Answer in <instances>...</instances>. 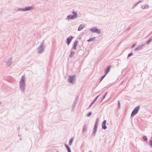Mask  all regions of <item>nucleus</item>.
Masks as SVG:
<instances>
[{
  "label": "nucleus",
  "instance_id": "e433bc0d",
  "mask_svg": "<svg viewBox=\"0 0 152 152\" xmlns=\"http://www.w3.org/2000/svg\"><path fill=\"white\" fill-rule=\"evenodd\" d=\"M92 104H91V103L90 104L88 109V108H89L92 105Z\"/></svg>",
  "mask_w": 152,
  "mask_h": 152
},
{
  "label": "nucleus",
  "instance_id": "412c9836",
  "mask_svg": "<svg viewBox=\"0 0 152 152\" xmlns=\"http://www.w3.org/2000/svg\"><path fill=\"white\" fill-rule=\"evenodd\" d=\"M73 138H71L69 140V144L70 145H71L73 140Z\"/></svg>",
  "mask_w": 152,
  "mask_h": 152
},
{
  "label": "nucleus",
  "instance_id": "c03bdc74",
  "mask_svg": "<svg viewBox=\"0 0 152 152\" xmlns=\"http://www.w3.org/2000/svg\"><path fill=\"white\" fill-rule=\"evenodd\" d=\"M89 152H91V151H89Z\"/></svg>",
  "mask_w": 152,
  "mask_h": 152
},
{
  "label": "nucleus",
  "instance_id": "a19ab883",
  "mask_svg": "<svg viewBox=\"0 0 152 152\" xmlns=\"http://www.w3.org/2000/svg\"><path fill=\"white\" fill-rule=\"evenodd\" d=\"M66 148L67 149H68V148H69V146H66Z\"/></svg>",
  "mask_w": 152,
  "mask_h": 152
},
{
  "label": "nucleus",
  "instance_id": "f257e3e1",
  "mask_svg": "<svg viewBox=\"0 0 152 152\" xmlns=\"http://www.w3.org/2000/svg\"><path fill=\"white\" fill-rule=\"evenodd\" d=\"M19 88L21 92L24 93L25 91L26 84L25 82V76L23 75L21 77L19 82Z\"/></svg>",
  "mask_w": 152,
  "mask_h": 152
},
{
  "label": "nucleus",
  "instance_id": "2eb2a0df",
  "mask_svg": "<svg viewBox=\"0 0 152 152\" xmlns=\"http://www.w3.org/2000/svg\"><path fill=\"white\" fill-rule=\"evenodd\" d=\"M87 127V125L84 124L83 129L82 132H85V130L86 129Z\"/></svg>",
  "mask_w": 152,
  "mask_h": 152
},
{
  "label": "nucleus",
  "instance_id": "58836bf2",
  "mask_svg": "<svg viewBox=\"0 0 152 152\" xmlns=\"http://www.w3.org/2000/svg\"><path fill=\"white\" fill-rule=\"evenodd\" d=\"M135 44H133V45L132 46V48H134V47L135 46Z\"/></svg>",
  "mask_w": 152,
  "mask_h": 152
},
{
  "label": "nucleus",
  "instance_id": "5701e85b",
  "mask_svg": "<svg viewBox=\"0 0 152 152\" xmlns=\"http://www.w3.org/2000/svg\"><path fill=\"white\" fill-rule=\"evenodd\" d=\"M106 75H103L100 78V82L102 81V80L104 79V78L105 77Z\"/></svg>",
  "mask_w": 152,
  "mask_h": 152
},
{
  "label": "nucleus",
  "instance_id": "bb28decb",
  "mask_svg": "<svg viewBox=\"0 0 152 152\" xmlns=\"http://www.w3.org/2000/svg\"><path fill=\"white\" fill-rule=\"evenodd\" d=\"M98 124V119H97L96 120V121L95 122L94 126H97Z\"/></svg>",
  "mask_w": 152,
  "mask_h": 152
},
{
  "label": "nucleus",
  "instance_id": "cd10ccee",
  "mask_svg": "<svg viewBox=\"0 0 152 152\" xmlns=\"http://www.w3.org/2000/svg\"><path fill=\"white\" fill-rule=\"evenodd\" d=\"M118 108L119 109V108L120 107V102L119 100L118 101Z\"/></svg>",
  "mask_w": 152,
  "mask_h": 152
},
{
  "label": "nucleus",
  "instance_id": "0eeeda50",
  "mask_svg": "<svg viewBox=\"0 0 152 152\" xmlns=\"http://www.w3.org/2000/svg\"><path fill=\"white\" fill-rule=\"evenodd\" d=\"M73 38V37L72 36H70L69 37H68L66 39V43L67 45H69L70 44V42H71L72 39Z\"/></svg>",
  "mask_w": 152,
  "mask_h": 152
},
{
  "label": "nucleus",
  "instance_id": "c85d7f7f",
  "mask_svg": "<svg viewBox=\"0 0 152 152\" xmlns=\"http://www.w3.org/2000/svg\"><path fill=\"white\" fill-rule=\"evenodd\" d=\"M149 144L151 147L152 148V140H150Z\"/></svg>",
  "mask_w": 152,
  "mask_h": 152
},
{
  "label": "nucleus",
  "instance_id": "473e14b6",
  "mask_svg": "<svg viewBox=\"0 0 152 152\" xmlns=\"http://www.w3.org/2000/svg\"><path fill=\"white\" fill-rule=\"evenodd\" d=\"M138 4H137V3H136L135 4H134L133 6V7H132V8H134V7H136Z\"/></svg>",
  "mask_w": 152,
  "mask_h": 152
},
{
  "label": "nucleus",
  "instance_id": "423d86ee",
  "mask_svg": "<svg viewBox=\"0 0 152 152\" xmlns=\"http://www.w3.org/2000/svg\"><path fill=\"white\" fill-rule=\"evenodd\" d=\"M12 58L8 59L6 62L7 65L8 66H10L12 64Z\"/></svg>",
  "mask_w": 152,
  "mask_h": 152
},
{
  "label": "nucleus",
  "instance_id": "4c0bfd02",
  "mask_svg": "<svg viewBox=\"0 0 152 152\" xmlns=\"http://www.w3.org/2000/svg\"><path fill=\"white\" fill-rule=\"evenodd\" d=\"M142 2V1H139L137 2V4H140V3H141Z\"/></svg>",
  "mask_w": 152,
  "mask_h": 152
},
{
  "label": "nucleus",
  "instance_id": "393cba45",
  "mask_svg": "<svg viewBox=\"0 0 152 152\" xmlns=\"http://www.w3.org/2000/svg\"><path fill=\"white\" fill-rule=\"evenodd\" d=\"M18 11H25V8H19L18 9Z\"/></svg>",
  "mask_w": 152,
  "mask_h": 152
},
{
  "label": "nucleus",
  "instance_id": "ddd939ff",
  "mask_svg": "<svg viewBox=\"0 0 152 152\" xmlns=\"http://www.w3.org/2000/svg\"><path fill=\"white\" fill-rule=\"evenodd\" d=\"M84 27V25H83L82 24L80 25L78 28V30L80 31Z\"/></svg>",
  "mask_w": 152,
  "mask_h": 152
},
{
  "label": "nucleus",
  "instance_id": "f8f14e48",
  "mask_svg": "<svg viewBox=\"0 0 152 152\" xmlns=\"http://www.w3.org/2000/svg\"><path fill=\"white\" fill-rule=\"evenodd\" d=\"M111 68V66H109L107 67L106 69L105 70V74H107L109 71L110 69Z\"/></svg>",
  "mask_w": 152,
  "mask_h": 152
},
{
  "label": "nucleus",
  "instance_id": "dca6fc26",
  "mask_svg": "<svg viewBox=\"0 0 152 152\" xmlns=\"http://www.w3.org/2000/svg\"><path fill=\"white\" fill-rule=\"evenodd\" d=\"M99 95L97 96L91 102V103L93 104L96 102V101L97 100L98 98L99 97Z\"/></svg>",
  "mask_w": 152,
  "mask_h": 152
},
{
  "label": "nucleus",
  "instance_id": "c9c22d12",
  "mask_svg": "<svg viewBox=\"0 0 152 152\" xmlns=\"http://www.w3.org/2000/svg\"><path fill=\"white\" fill-rule=\"evenodd\" d=\"M68 152H71L70 148H68L67 149Z\"/></svg>",
  "mask_w": 152,
  "mask_h": 152
},
{
  "label": "nucleus",
  "instance_id": "f03ea898",
  "mask_svg": "<svg viewBox=\"0 0 152 152\" xmlns=\"http://www.w3.org/2000/svg\"><path fill=\"white\" fill-rule=\"evenodd\" d=\"M45 46L44 45V40H43L41 43L40 46L37 48V51L39 54H41L43 52L44 50Z\"/></svg>",
  "mask_w": 152,
  "mask_h": 152
},
{
  "label": "nucleus",
  "instance_id": "aec40b11",
  "mask_svg": "<svg viewBox=\"0 0 152 152\" xmlns=\"http://www.w3.org/2000/svg\"><path fill=\"white\" fill-rule=\"evenodd\" d=\"M95 37H92L91 38H90L89 39H88L87 41L88 42H90L91 41H93L95 40Z\"/></svg>",
  "mask_w": 152,
  "mask_h": 152
},
{
  "label": "nucleus",
  "instance_id": "4be33fe9",
  "mask_svg": "<svg viewBox=\"0 0 152 152\" xmlns=\"http://www.w3.org/2000/svg\"><path fill=\"white\" fill-rule=\"evenodd\" d=\"M152 40V38L146 41V44H149Z\"/></svg>",
  "mask_w": 152,
  "mask_h": 152
},
{
  "label": "nucleus",
  "instance_id": "72a5a7b5",
  "mask_svg": "<svg viewBox=\"0 0 152 152\" xmlns=\"http://www.w3.org/2000/svg\"><path fill=\"white\" fill-rule=\"evenodd\" d=\"M96 130H93L92 134L94 135L96 133Z\"/></svg>",
  "mask_w": 152,
  "mask_h": 152
},
{
  "label": "nucleus",
  "instance_id": "4468645a",
  "mask_svg": "<svg viewBox=\"0 0 152 152\" xmlns=\"http://www.w3.org/2000/svg\"><path fill=\"white\" fill-rule=\"evenodd\" d=\"M78 98V97L77 96L76 98H75V100L74 101V102L73 104V107H74L75 106V105L77 103V99Z\"/></svg>",
  "mask_w": 152,
  "mask_h": 152
},
{
  "label": "nucleus",
  "instance_id": "37998d69",
  "mask_svg": "<svg viewBox=\"0 0 152 152\" xmlns=\"http://www.w3.org/2000/svg\"><path fill=\"white\" fill-rule=\"evenodd\" d=\"M1 102L0 101V104L1 105Z\"/></svg>",
  "mask_w": 152,
  "mask_h": 152
},
{
  "label": "nucleus",
  "instance_id": "c756f323",
  "mask_svg": "<svg viewBox=\"0 0 152 152\" xmlns=\"http://www.w3.org/2000/svg\"><path fill=\"white\" fill-rule=\"evenodd\" d=\"M143 139L145 141H146L147 140V138L146 136H144L143 137Z\"/></svg>",
  "mask_w": 152,
  "mask_h": 152
},
{
  "label": "nucleus",
  "instance_id": "39448f33",
  "mask_svg": "<svg viewBox=\"0 0 152 152\" xmlns=\"http://www.w3.org/2000/svg\"><path fill=\"white\" fill-rule=\"evenodd\" d=\"M140 106H138L134 109L131 115V117L134 116L138 113V111L140 109Z\"/></svg>",
  "mask_w": 152,
  "mask_h": 152
},
{
  "label": "nucleus",
  "instance_id": "2f4dec72",
  "mask_svg": "<svg viewBox=\"0 0 152 152\" xmlns=\"http://www.w3.org/2000/svg\"><path fill=\"white\" fill-rule=\"evenodd\" d=\"M133 54V53H129V54L128 55V57H129L130 56H132Z\"/></svg>",
  "mask_w": 152,
  "mask_h": 152
},
{
  "label": "nucleus",
  "instance_id": "20e7f679",
  "mask_svg": "<svg viewBox=\"0 0 152 152\" xmlns=\"http://www.w3.org/2000/svg\"><path fill=\"white\" fill-rule=\"evenodd\" d=\"M76 80V76H69L68 79V81L70 83L74 84L75 83Z\"/></svg>",
  "mask_w": 152,
  "mask_h": 152
},
{
  "label": "nucleus",
  "instance_id": "7c9ffc66",
  "mask_svg": "<svg viewBox=\"0 0 152 152\" xmlns=\"http://www.w3.org/2000/svg\"><path fill=\"white\" fill-rule=\"evenodd\" d=\"M149 6L148 5H146L143 8V9H147L149 8Z\"/></svg>",
  "mask_w": 152,
  "mask_h": 152
},
{
  "label": "nucleus",
  "instance_id": "6e6552de",
  "mask_svg": "<svg viewBox=\"0 0 152 152\" xmlns=\"http://www.w3.org/2000/svg\"><path fill=\"white\" fill-rule=\"evenodd\" d=\"M106 120H104L102 122V128L103 129H106L107 128V127L106 126Z\"/></svg>",
  "mask_w": 152,
  "mask_h": 152
},
{
  "label": "nucleus",
  "instance_id": "ea45409f",
  "mask_svg": "<svg viewBox=\"0 0 152 152\" xmlns=\"http://www.w3.org/2000/svg\"><path fill=\"white\" fill-rule=\"evenodd\" d=\"M130 27H129V28H127L126 29V31H128V30H129L130 29Z\"/></svg>",
  "mask_w": 152,
  "mask_h": 152
},
{
  "label": "nucleus",
  "instance_id": "9b49d317",
  "mask_svg": "<svg viewBox=\"0 0 152 152\" xmlns=\"http://www.w3.org/2000/svg\"><path fill=\"white\" fill-rule=\"evenodd\" d=\"M78 43V41L77 40H75L74 44V45L73 47V49L74 50H76V47Z\"/></svg>",
  "mask_w": 152,
  "mask_h": 152
},
{
  "label": "nucleus",
  "instance_id": "6ab92c4d",
  "mask_svg": "<svg viewBox=\"0 0 152 152\" xmlns=\"http://www.w3.org/2000/svg\"><path fill=\"white\" fill-rule=\"evenodd\" d=\"M75 54V52L74 51H72L71 52L70 55H69V56L71 58L73 56H74Z\"/></svg>",
  "mask_w": 152,
  "mask_h": 152
},
{
  "label": "nucleus",
  "instance_id": "7ed1b4c3",
  "mask_svg": "<svg viewBox=\"0 0 152 152\" xmlns=\"http://www.w3.org/2000/svg\"><path fill=\"white\" fill-rule=\"evenodd\" d=\"M72 14H73V15H69L67 16V18L68 19L73 20L76 19L78 18V16L77 12L73 11L72 12Z\"/></svg>",
  "mask_w": 152,
  "mask_h": 152
},
{
  "label": "nucleus",
  "instance_id": "9d476101",
  "mask_svg": "<svg viewBox=\"0 0 152 152\" xmlns=\"http://www.w3.org/2000/svg\"><path fill=\"white\" fill-rule=\"evenodd\" d=\"M25 8V11H27L32 10L34 9V7L33 6L27 7H26Z\"/></svg>",
  "mask_w": 152,
  "mask_h": 152
},
{
  "label": "nucleus",
  "instance_id": "b1692460",
  "mask_svg": "<svg viewBox=\"0 0 152 152\" xmlns=\"http://www.w3.org/2000/svg\"><path fill=\"white\" fill-rule=\"evenodd\" d=\"M107 94V92H106L105 94L103 96V97H102V98L101 101H102V100H103L104 98H105V97L106 96Z\"/></svg>",
  "mask_w": 152,
  "mask_h": 152
},
{
  "label": "nucleus",
  "instance_id": "f704fd0d",
  "mask_svg": "<svg viewBox=\"0 0 152 152\" xmlns=\"http://www.w3.org/2000/svg\"><path fill=\"white\" fill-rule=\"evenodd\" d=\"M97 129V126H94V130L96 131Z\"/></svg>",
  "mask_w": 152,
  "mask_h": 152
},
{
  "label": "nucleus",
  "instance_id": "a878e982",
  "mask_svg": "<svg viewBox=\"0 0 152 152\" xmlns=\"http://www.w3.org/2000/svg\"><path fill=\"white\" fill-rule=\"evenodd\" d=\"M92 113L91 112H89L87 115L86 116L87 117H90Z\"/></svg>",
  "mask_w": 152,
  "mask_h": 152
},
{
  "label": "nucleus",
  "instance_id": "a211bd4d",
  "mask_svg": "<svg viewBox=\"0 0 152 152\" xmlns=\"http://www.w3.org/2000/svg\"><path fill=\"white\" fill-rule=\"evenodd\" d=\"M95 29V33H96L97 34H100L101 33L100 30L99 29H98L97 28Z\"/></svg>",
  "mask_w": 152,
  "mask_h": 152
},
{
  "label": "nucleus",
  "instance_id": "1a4fd4ad",
  "mask_svg": "<svg viewBox=\"0 0 152 152\" xmlns=\"http://www.w3.org/2000/svg\"><path fill=\"white\" fill-rule=\"evenodd\" d=\"M144 44H142L138 46L137 48H136L134 49V50H137L142 49L143 47L144 46Z\"/></svg>",
  "mask_w": 152,
  "mask_h": 152
},
{
  "label": "nucleus",
  "instance_id": "f3484780",
  "mask_svg": "<svg viewBox=\"0 0 152 152\" xmlns=\"http://www.w3.org/2000/svg\"><path fill=\"white\" fill-rule=\"evenodd\" d=\"M97 28L96 27H94V28H91L90 29V31H91L93 33H95V29H96Z\"/></svg>",
  "mask_w": 152,
  "mask_h": 152
},
{
  "label": "nucleus",
  "instance_id": "a18cd8bd",
  "mask_svg": "<svg viewBox=\"0 0 152 152\" xmlns=\"http://www.w3.org/2000/svg\"><path fill=\"white\" fill-rule=\"evenodd\" d=\"M57 152H58V151H57Z\"/></svg>",
  "mask_w": 152,
  "mask_h": 152
},
{
  "label": "nucleus",
  "instance_id": "79ce46f5",
  "mask_svg": "<svg viewBox=\"0 0 152 152\" xmlns=\"http://www.w3.org/2000/svg\"><path fill=\"white\" fill-rule=\"evenodd\" d=\"M64 145H65V147H66V146H68L66 144V143Z\"/></svg>",
  "mask_w": 152,
  "mask_h": 152
}]
</instances>
